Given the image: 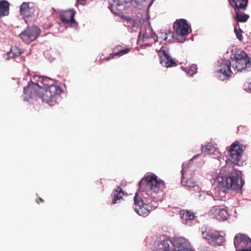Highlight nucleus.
<instances>
[{"mask_svg": "<svg viewBox=\"0 0 251 251\" xmlns=\"http://www.w3.org/2000/svg\"><path fill=\"white\" fill-rule=\"evenodd\" d=\"M140 190L147 191L154 202L161 201L162 200L163 192L166 188L165 182L158 179L157 176L151 174L144 176L139 182Z\"/></svg>", "mask_w": 251, "mask_h": 251, "instance_id": "f257e3e1", "label": "nucleus"}, {"mask_svg": "<svg viewBox=\"0 0 251 251\" xmlns=\"http://www.w3.org/2000/svg\"><path fill=\"white\" fill-rule=\"evenodd\" d=\"M216 181L219 195L225 197L227 190H239L244 183L243 180L237 174H231L229 176L218 175Z\"/></svg>", "mask_w": 251, "mask_h": 251, "instance_id": "f03ea898", "label": "nucleus"}, {"mask_svg": "<svg viewBox=\"0 0 251 251\" xmlns=\"http://www.w3.org/2000/svg\"><path fill=\"white\" fill-rule=\"evenodd\" d=\"M62 90L59 86L53 85L49 86V88H44L42 99L50 105H54L57 98H58Z\"/></svg>", "mask_w": 251, "mask_h": 251, "instance_id": "7ed1b4c3", "label": "nucleus"}, {"mask_svg": "<svg viewBox=\"0 0 251 251\" xmlns=\"http://www.w3.org/2000/svg\"><path fill=\"white\" fill-rule=\"evenodd\" d=\"M246 146L236 141L230 146L229 160L232 163L237 165L241 161Z\"/></svg>", "mask_w": 251, "mask_h": 251, "instance_id": "20e7f679", "label": "nucleus"}, {"mask_svg": "<svg viewBox=\"0 0 251 251\" xmlns=\"http://www.w3.org/2000/svg\"><path fill=\"white\" fill-rule=\"evenodd\" d=\"M135 210L140 216L146 217L150 212L155 209L157 205H150L149 203H145L142 198L136 194L134 197Z\"/></svg>", "mask_w": 251, "mask_h": 251, "instance_id": "39448f33", "label": "nucleus"}, {"mask_svg": "<svg viewBox=\"0 0 251 251\" xmlns=\"http://www.w3.org/2000/svg\"><path fill=\"white\" fill-rule=\"evenodd\" d=\"M41 32V29L37 26H28L24 31L21 33L19 37L24 42L28 44L35 41L39 36Z\"/></svg>", "mask_w": 251, "mask_h": 251, "instance_id": "423d86ee", "label": "nucleus"}, {"mask_svg": "<svg viewBox=\"0 0 251 251\" xmlns=\"http://www.w3.org/2000/svg\"><path fill=\"white\" fill-rule=\"evenodd\" d=\"M43 92L44 88L38 82L31 81L24 89V93L25 95V99L26 100L31 98H39L42 99Z\"/></svg>", "mask_w": 251, "mask_h": 251, "instance_id": "0eeeda50", "label": "nucleus"}, {"mask_svg": "<svg viewBox=\"0 0 251 251\" xmlns=\"http://www.w3.org/2000/svg\"><path fill=\"white\" fill-rule=\"evenodd\" d=\"M201 234L203 238L206 240L209 243L221 245L225 241L224 237L216 231L205 229L201 232Z\"/></svg>", "mask_w": 251, "mask_h": 251, "instance_id": "6e6552de", "label": "nucleus"}, {"mask_svg": "<svg viewBox=\"0 0 251 251\" xmlns=\"http://www.w3.org/2000/svg\"><path fill=\"white\" fill-rule=\"evenodd\" d=\"M234 243L236 251H251V247L247 248L248 245L251 243V240L247 236L237 234L234 237Z\"/></svg>", "mask_w": 251, "mask_h": 251, "instance_id": "1a4fd4ad", "label": "nucleus"}, {"mask_svg": "<svg viewBox=\"0 0 251 251\" xmlns=\"http://www.w3.org/2000/svg\"><path fill=\"white\" fill-rule=\"evenodd\" d=\"M137 42H144L146 45H152L156 42V34L151 28L148 27L145 31H140Z\"/></svg>", "mask_w": 251, "mask_h": 251, "instance_id": "9d476101", "label": "nucleus"}, {"mask_svg": "<svg viewBox=\"0 0 251 251\" xmlns=\"http://www.w3.org/2000/svg\"><path fill=\"white\" fill-rule=\"evenodd\" d=\"M175 33L176 36L184 37L189 33L190 25L187 24L186 20L181 19L177 20L174 23Z\"/></svg>", "mask_w": 251, "mask_h": 251, "instance_id": "9b49d317", "label": "nucleus"}, {"mask_svg": "<svg viewBox=\"0 0 251 251\" xmlns=\"http://www.w3.org/2000/svg\"><path fill=\"white\" fill-rule=\"evenodd\" d=\"M160 63L164 67L168 68L176 66V63L169 54L168 50L164 47H161L158 52Z\"/></svg>", "mask_w": 251, "mask_h": 251, "instance_id": "f8f14e48", "label": "nucleus"}, {"mask_svg": "<svg viewBox=\"0 0 251 251\" xmlns=\"http://www.w3.org/2000/svg\"><path fill=\"white\" fill-rule=\"evenodd\" d=\"M209 214L213 218L219 221H225L229 216L228 211L226 208H222L219 206H214L209 211Z\"/></svg>", "mask_w": 251, "mask_h": 251, "instance_id": "ddd939ff", "label": "nucleus"}, {"mask_svg": "<svg viewBox=\"0 0 251 251\" xmlns=\"http://www.w3.org/2000/svg\"><path fill=\"white\" fill-rule=\"evenodd\" d=\"M131 49L126 48L121 45L116 46L114 49L112 53L109 56L105 58V60L108 61L114 58L115 56L120 57L124 54L128 53Z\"/></svg>", "mask_w": 251, "mask_h": 251, "instance_id": "4468645a", "label": "nucleus"}, {"mask_svg": "<svg viewBox=\"0 0 251 251\" xmlns=\"http://www.w3.org/2000/svg\"><path fill=\"white\" fill-rule=\"evenodd\" d=\"M232 68L237 72H241L251 67V58L232 62Z\"/></svg>", "mask_w": 251, "mask_h": 251, "instance_id": "2eb2a0df", "label": "nucleus"}, {"mask_svg": "<svg viewBox=\"0 0 251 251\" xmlns=\"http://www.w3.org/2000/svg\"><path fill=\"white\" fill-rule=\"evenodd\" d=\"M154 251H174V240H163L158 244Z\"/></svg>", "mask_w": 251, "mask_h": 251, "instance_id": "dca6fc26", "label": "nucleus"}, {"mask_svg": "<svg viewBox=\"0 0 251 251\" xmlns=\"http://www.w3.org/2000/svg\"><path fill=\"white\" fill-rule=\"evenodd\" d=\"M75 14V11L73 9L62 12L60 14V18L62 22L65 24L71 23H75V21L74 19V16Z\"/></svg>", "mask_w": 251, "mask_h": 251, "instance_id": "f3484780", "label": "nucleus"}, {"mask_svg": "<svg viewBox=\"0 0 251 251\" xmlns=\"http://www.w3.org/2000/svg\"><path fill=\"white\" fill-rule=\"evenodd\" d=\"M231 64V63L229 60H225L222 61L220 66V69L218 70V72L223 75L224 79L230 76L231 73L230 70Z\"/></svg>", "mask_w": 251, "mask_h": 251, "instance_id": "a211bd4d", "label": "nucleus"}, {"mask_svg": "<svg viewBox=\"0 0 251 251\" xmlns=\"http://www.w3.org/2000/svg\"><path fill=\"white\" fill-rule=\"evenodd\" d=\"M174 251H194L187 246L185 240L182 238L174 239Z\"/></svg>", "mask_w": 251, "mask_h": 251, "instance_id": "6ab92c4d", "label": "nucleus"}, {"mask_svg": "<svg viewBox=\"0 0 251 251\" xmlns=\"http://www.w3.org/2000/svg\"><path fill=\"white\" fill-rule=\"evenodd\" d=\"M187 173V168L183 165V168L181 171L182 179L181 181L183 186L188 188H194L196 186V182L193 178L186 179L184 177L185 174Z\"/></svg>", "mask_w": 251, "mask_h": 251, "instance_id": "aec40b11", "label": "nucleus"}, {"mask_svg": "<svg viewBox=\"0 0 251 251\" xmlns=\"http://www.w3.org/2000/svg\"><path fill=\"white\" fill-rule=\"evenodd\" d=\"M230 5L236 9L245 10L247 6L248 0H228Z\"/></svg>", "mask_w": 251, "mask_h": 251, "instance_id": "412c9836", "label": "nucleus"}, {"mask_svg": "<svg viewBox=\"0 0 251 251\" xmlns=\"http://www.w3.org/2000/svg\"><path fill=\"white\" fill-rule=\"evenodd\" d=\"M34 12V10L29 7V3L27 2H23L20 6V12L21 15L25 17H30Z\"/></svg>", "mask_w": 251, "mask_h": 251, "instance_id": "4be33fe9", "label": "nucleus"}, {"mask_svg": "<svg viewBox=\"0 0 251 251\" xmlns=\"http://www.w3.org/2000/svg\"><path fill=\"white\" fill-rule=\"evenodd\" d=\"M10 3L6 0H0V17L9 14Z\"/></svg>", "mask_w": 251, "mask_h": 251, "instance_id": "5701e85b", "label": "nucleus"}, {"mask_svg": "<svg viewBox=\"0 0 251 251\" xmlns=\"http://www.w3.org/2000/svg\"><path fill=\"white\" fill-rule=\"evenodd\" d=\"M36 78H38L39 80H38V83H40L42 84L45 88H49V86L53 85V80L49 78L48 77H39L38 76H34L33 77V79H35Z\"/></svg>", "mask_w": 251, "mask_h": 251, "instance_id": "b1692460", "label": "nucleus"}, {"mask_svg": "<svg viewBox=\"0 0 251 251\" xmlns=\"http://www.w3.org/2000/svg\"><path fill=\"white\" fill-rule=\"evenodd\" d=\"M123 195L124 192L121 187L119 186L118 187L114 192L113 199L112 201L113 203L115 204L120 202L121 200L123 199Z\"/></svg>", "mask_w": 251, "mask_h": 251, "instance_id": "393cba45", "label": "nucleus"}, {"mask_svg": "<svg viewBox=\"0 0 251 251\" xmlns=\"http://www.w3.org/2000/svg\"><path fill=\"white\" fill-rule=\"evenodd\" d=\"M140 21L132 18L128 19L126 21V25L130 27L132 31H136L139 27Z\"/></svg>", "mask_w": 251, "mask_h": 251, "instance_id": "a878e982", "label": "nucleus"}, {"mask_svg": "<svg viewBox=\"0 0 251 251\" xmlns=\"http://www.w3.org/2000/svg\"><path fill=\"white\" fill-rule=\"evenodd\" d=\"M248 58H250V57H248L247 54L245 51L242 50L239 51V52H237L234 55L233 59H232V62L234 61H238L241 60L247 59Z\"/></svg>", "mask_w": 251, "mask_h": 251, "instance_id": "bb28decb", "label": "nucleus"}, {"mask_svg": "<svg viewBox=\"0 0 251 251\" xmlns=\"http://www.w3.org/2000/svg\"><path fill=\"white\" fill-rule=\"evenodd\" d=\"M22 53V51L20 49L15 48L12 50H11L10 52H8L7 54V57L6 58V60H9L10 58L16 56H19Z\"/></svg>", "mask_w": 251, "mask_h": 251, "instance_id": "cd10ccee", "label": "nucleus"}, {"mask_svg": "<svg viewBox=\"0 0 251 251\" xmlns=\"http://www.w3.org/2000/svg\"><path fill=\"white\" fill-rule=\"evenodd\" d=\"M112 2L111 4V6L112 8L115 7L118 10H120L119 8L121 6L123 5L124 3H127L129 1L128 0H112Z\"/></svg>", "mask_w": 251, "mask_h": 251, "instance_id": "c85d7f7f", "label": "nucleus"}, {"mask_svg": "<svg viewBox=\"0 0 251 251\" xmlns=\"http://www.w3.org/2000/svg\"><path fill=\"white\" fill-rule=\"evenodd\" d=\"M249 16L247 14H240L238 12L236 13L235 19L238 22H246L249 19Z\"/></svg>", "mask_w": 251, "mask_h": 251, "instance_id": "c756f323", "label": "nucleus"}, {"mask_svg": "<svg viewBox=\"0 0 251 251\" xmlns=\"http://www.w3.org/2000/svg\"><path fill=\"white\" fill-rule=\"evenodd\" d=\"M194 214L191 211H184L182 215V218L185 221L192 220L194 219Z\"/></svg>", "mask_w": 251, "mask_h": 251, "instance_id": "7c9ffc66", "label": "nucleus"}, {"mask_svg": "<svg viewBox=\"0 0 251 251\" xmlns=\"http://www.w3.org/2000/svg\"><path fill=\"white\" fill-rule=\"evenodd\" d=\"M41 26L45 29H49L51 26V24L48 18H44L41 22Z\"/></svg>", "mask_w": 251, "mask_h": 251, "instance_id": "2f4dec72", "label": "nucleus"}, {"mask_svg": "<svg viewBox=\"0 0 251 251\" xmlns=\"http://www.w3.org/2000/svg\"><path fill=\"white\" fill-rule=\"evenodd\" d=\"M214 148L210 144L203 146L201 148V151L203 152H207V154H211L212 151H214Z\"/></svg>", "mask_w": 251, "mask_h": 251, "instance_id": "473e14b6", "label": "nucleus"}, {"mask_svg": "<svg viewBox=\"0 0 251 251\" xmlns=\"http://www.w3.org/2000/svg\"><path fill=\"white\" fill-rule=\"evenodd\" d=\"M167 38V37H166V33L159 32L157 36L156 35V42L158 41L161 43H162L163 41L166 42Z\"/></svg>", "mask_w": 251, "mask_h": 251, "instance_id": "72a5a7b5", "label": "nucleus"}, {"mask_svg": "<svg viewBox=\"0 0 251 251\" xmlns=\"http://www.w3.org/2000/svg\"><path fill=\"white\" fill-rule=\"evenodd\" d=\"M197 68L196 65H193L191 66V68H186L185 71L189 75H192L196 73Z\"/></svg>", "mask_w": 251, "mask_h": 251, "instance_id": "f704fd0d", "label": "nucleus"}, {"mask_svg": "<svg viewBox=\"0 0 251 251\" xmlns=\"http://www.w3.org/2000/svg\"><path fill=\"white\" fill-rule=\"evenodd\" d=\"M234 32L237 36V38L240 41H242L243 37L242 35V31L241 30V29L240 28L237 29V28L235 26L234 27Z\"/></svg>", "mask_w": 251, "mask_h": 251, "instance_id": "c9c22d12", "label": "nucleus"}, {"mask_svg": "<svg viewBox=\"0 0 251 251\" xmlns=\"http://www.w3.org/2000/svg\"><path fill=\"white\" fill-rule=\"evenodd\" d=\"M166 37L167 38L166 39V42H171L173 39L174 37V33L169 32L168 33H166Z\"/></svg>", "mask_w": 251, "mask_h": 251, "instance_id": "e433bc0d", "label": "nucleus"}, {"mask_svg": "<svg viewBox=\"0 0 251 251\" xmlns=\"http://www.w3.org/2000/svg\"><path fill=\"white\" fill-rule=\"evenodd\" d=\"M129 1V0H128ZM131 1H134L136 3H140L145 1V0H130Z\"/></svg>", "mask_w": 251, "mask_h": 251, "instance_id": "4c0bfd02", "label": "nucleus"}, {"mask_svg": "<svg viewBox=\"0 0 251 251\" xmlns=\"http://www.w3.org/2000/svg\"><path fill=\"white\" fill-rule=\"evenodd\" d=\"M199 156H200V155H199V154L196 155L195 156H194V157L191 159V161H193V160H194V159H195L197 158L198 157H199Z\"/></svg>", "mask_w": 251, "mask_h": 251, "instance_id": "58836bf2", "label": "nucleus"}, {"mask_svg": "<svg viewBox=\"0 0 251 251\" xmlns=\"http://www.w3.org/2000/svg\"><path fill=\"white\" fill-rule=\"evenodd\" d=\"M249 89L251 92V82L249 84Z\"/></svg>", "mask_w": 251, "mask_h": 251, "instance_id": "ea45409f", "label": "nucleus"}, {"mask_svg": "<svg viewBox=\"0 0 251 251\" xmlns=\"http://www.w3.org/2000/svg\"><path fill=\"white\" fill-rule=\"evenodd\" d=\"M39 201H40V202H44V200L42 198H39Z\"/></svg>", "mask_w": 251, "mask_h": 251, "instance_id": "a19ab883", "label": "nucleus"}, {"mask_svg": "<svg viewBox=\"0 0 251 251\" xmlns=\"http://www.w3.org/2000/svg\"><path fill=\"white\" fill-rule=\"evenodd\" d=\"M85 0H77V1L78 2H80V1H84Z\"/></svg>", "mask_w": 251, "mask_h": 251, "instance_id": "79ce46f5", "label": "nucleus"}, {"mask_svg": "<svg viewBox=\"0 0 251 251\" xmlns=\"http://www.w3.org/2000/svg\"><path fill=\"white\" fill-rule=\"evenodd\" d=\"M190 163H189V164H188V166H189V165H190Z\"/></svg>", "mask_w": 251, "mask_h": 251, "instance_id": "37998d69", "label": "nucleus"}, {"mask_svg": "<svg viewBox=\"0 0 251 251\" xmlns=\"http://www.w3.org/2000/svg\"><path fill=\"white\" fill-rule=\"evenodd\" d=\"M190 163H189V164H188V166H189V165H190Z\"/></svg>", "mask_w": 251, "mask_h": 251, "instance_id": "c03bdc74", "label": "nucleus"}]
</instances>
